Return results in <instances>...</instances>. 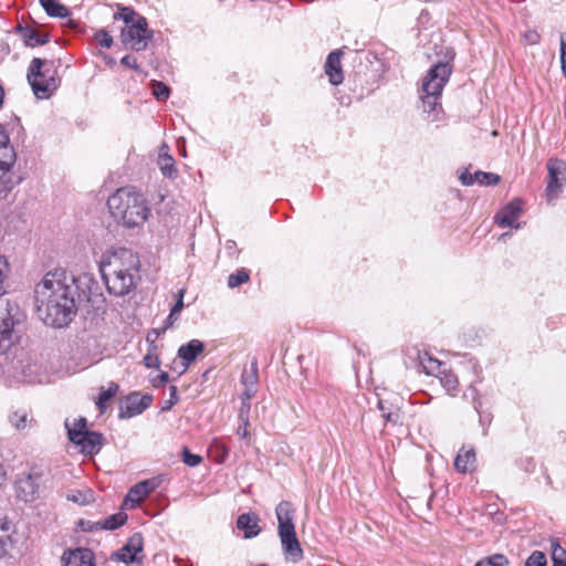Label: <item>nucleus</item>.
<instances>
[{
	"instance_id": "f257e3e1",
	"label": "nucleus",
	"mask_w": 566,
	"mask_h": 566,
	"mask_svg": "<svg viewBox=\"0 0 566 566\" xmlns=\"http://www.w3.org/2000/svg\"><path fill=\"white\" fill-rule=\"evenodd\" d=\"M77 280L66 271L48 272L34 287L39 318L54 328L67 326L77 312Z\"/></svg>"
},
{
	"instance_id": "f03ea898",
	"label": "nucleus",
	"mask_w": 566,
	"mask_h": 566,
	"mask_svg": "<svg viewBox=\"0 0 566 566\" xmlns=\"http://www.w3.org/2000/svg\"><path fill=\"white\" fill-rule=\"evenodd\" d=\"M99 272L109 294L125 296L140 280L139 256L126 248L106 252L101 259Z\"/></svg>"
},
{
	"instance_id": "7ed1b4c3",
	"label": "nucleus",
	"mask_w": 566,
	"mask_h": 566,
	"mask_svg": "<svg viewBox=\"0 0 566 566\" xmlns=\"http://www.w3.org/2000/svg\"><path fill=\"white\" fill-rule=\"evenodd\" d=\"M112 217L126 228L143 226L149 214L150 207L146 198L133 188H119L107 200Z\"/></svg>"
},
{
	"instance_id": "20e7f679",
	"label": "nucleus",
	"mask_w": 566,
	"mask_h": 566,
	"mask_svg": "<svg viewBox=\"0 0 566 566\" xmlns=\"http://www.w3.org/2000/svg\"><path fill=\"white\" fill-rule=\"evenodd\" d=\"M450 74L451 66L448 63L438 62L428 71L422 80L420 92L422 109L431 122H439L442 117L440 98Z\"/></svg>"
},
{
	"instance_id": "39448f33",
	"label": "nucleus",
	"mask_w": 566,
	"mask_h": 566,
	"mask_svg": "<svg viewBox=\"0 0 566 566\" xmlns=\"http://www.w3.org/2000/svg\"><path fill=\"white\" fill-rule=\"evenodd\" d=\"M277 518V534L282 551L287 562L298 563L304 557V552L296 537L294 525V509L291 502L282 501L275 509Z\"/></svg>"
},
{
	"instance_id": "423d86ee",
	"label": "nucleus",
	"mask_w": 566,
	"mask_h": 566,
	"mask_svg": "<svg viewBox=\"0 0 566 566\" xmlns=\"http://www.w3.org/2000/svg\"><path fill=\"white\" fill-rule=\"evenodd\" d=\"M24 319V314L17 302H12L2 285L0 293V354L6 353L18 340L17 326Z\"/></svg>"
},
{
	"instance_id": "0eeeda50",
	"label": "nucleus",
	"mask_w": 566,
	"mask_h": 566,
	"mask_svg": "<svg viewBox=\"0 0 566 566\" xmlns=\"http://www.w3.org/2000/svg\"><path fill=\"white\" fill-rule=\"evenodd\" d=\"M53 61L34 57L28 70V82L38 98H49L60 86Z\"/></svg>"
},
{
	"instance_id": "6e6552de",
	"label": "nucleus",
	"mask_w": 566,
	"mask_h": 566,
	"mask_svg": "<svg viewBox=\"0 0 566 566\" xmlns=\"http://www.w3.org/2000/svg\"><path fill=\"white\" fill-rule=\"evenodd\" d=\"M65 428L70 441L80 447L83 454L94 455L101 451L105 439L102 433L87 430L86 418L80 417L72 422L66 419Z\"/></svg>"
},
{
	"instance_id": "1a4fd4ad",
	"label": "nucleus",
	"mask_w": 566,
	"mask_h": 566,
	"mask_svg": "<svg viewBox=\"0 0 566 566\" xmlns=\"http://www.w3.org/2000/svg\"><path fill=\"white\" fill-rule=\"evenodd\" d=\"M17 161V154L10 144L9 135L0 124V197L7 198L19 181L11 178V169Z\"/></svg>"
},
{
	"instance_id": "9d476101",
	"label": "nucleus",
	"mask_w": 566,
	"mask_h": 566,
	"mask_svg": "<svg viewBox=\"0 0 566 566\" xmlns=\"http://www.w3.org/2000/svg\"><path fill=\"white\" fill-rule=\"evenodd\" d=\"M120 36L127 49L139 52L146 50L153 38V31L148 29L147 19L139 18L137 23L124 27Z\"/></svg>"
},
{
	"instance_id": "9b49d317",
	"label": "nucleus",
	"mask_w": 566,
	"mask_h": 566,
	"mask_svg": "<svg viewBox=\"0 0 566 566\" xmlns=\"http://www.w3.org/2000/svg\"><path fill=\"white\" fill-rule=\"evenodd\" d=\"M548 180L546 186V199L554 203L566 184V163L558 158L547 161Z\"/></svg>"
},
{
	"instance_id": "f8f14e48",
	"label": "nucleus",
	"mask_w": 566,
	"mask_h": 566,
	"mask_svg": "<svg viewBox=\"0 0 566 566\" xmlns=\"http://www.w3.org/2000/svg\"><path fill=\"white\" fill-rule=\"evenodd\" d=\"M42 475L39 472H23L18 475L14 489L17 496L24 502H33L39 497Z\"/></svg>"
},
{
	"instance_id": "ddd939ff",
	"label": "nucleus",
	"mask_w": 566,
	"mask_h": 566,
	"mask_svg": "<svg viewBox=\"0 0 566 566\" xmlns=\"http://www.w3.org/2000/svg\"><path fill=\"white\" fill-rule=\"evenodd\" d=\"M161 483V476H154L151 479L144 480L135 484L127 493L125 497V504H129L130 507L136 506L144 501L151 492L159 488Z\"/></svg>"
},
{
	"instance_id": "4468645a",
	"label": "nucleus",
	"mask_w": 566,
	"mask_h": 566,
	"mask_svg": "<svg viewBox=\"0 0 566 566\" xmlns=\"http://www.w3.org/2000/svg\"><path fill=\"white\" fill-rule=\"evenodd\" d=\"M151 401L153 398L149 395L142 396L138 392L128 395L124 401V405L120 407L119 418L128 419L140 415L150 406Z\"/></svg>"
},
{
	"instance_id": "2eb2a0df",
	"label": "nucleus",
	"mask_w": 566,
	"mask_h": 566,
	"mask_svg": "<svg viewBox=\"0 0 566 566\" xmlns=\"http://www.w3.org/2000/svg\"><path fill=\"white\" fill-rule=\"evenodd\" d=\"M523 211V201L521 199H514L499 211L494 220L501 228H514L520 229L521 223L516 222Z\"/></svg>"
},
{
	"instance_id": "dca6fc26",
	"label": "nucleus",
	"mask_w": 566,
	"mask_h": 566,
	"mask_svg": "<svg viewBox=\"0 0 566 566\" xmlns=\"http://www.w3.org/2000/svg\"><path fill=\"white\" fill-rule=\"evenodd\" d=\"M144 539L142 534L135 533L127 543L112 555V559L125 564L137 560V555L143 551Z\"/></svg>"
},
{
	"instance_id": "f3484780",
	"label": "nucleus",
	"mask_w": 566,
	"mask_h": 566,
	"mask_svg": "<svg viewBox=\"0 0 566 566\" xmlns=\"http://www.w3.org/2000/svg\"><path fill=\"white\" fill-rule=\"evenodd\" d=\"M258 368L256 364H252L251 370H244L241 376V382L244 386L241 413L243 410L249 411L250 409V400L254 397L258 391Z\"/></svg>"
},
{
	"instance_id": "a211bd4d",
	"label": "nucleus",
	"mask_w": 566,
	"mask_h": 566,
	"mask_svg": "<svg viewBox=\"0 0 566 566\" xmlns=\"http://www.w3.org/2000/svg\"><path fill=\"white\" fill-rule=\"evenodd\" d=\"M62 566H95L94 554L88 548H75L62 556Z\"/></svg>"
},
{
	"instance_id": "6ab92c4d",
	"label": "nucleus",
	"mask_w": 566,
	"mask_h": 566,
	"mask_svg": "<svg viewBox=\"0 0 566 566\" xmlns=\"http://www.w3.org/2000/svg\"><path fill=\"white\" fill-rule=\"evenodd\" d=\"M340 50L333 51L328 54L325 63V73L328 76L331 84L338 85L343 82L344 75L342 70Z\"/></svg>"
},
{
	"instance_id": "aec40b11",
	"label": "nucleus",
	"mask_w": 566,
	"mask_h": 566,
	"mask_svg": "<svg viewBox=\"0 0 566 566\" xmlns=\"http://www.w3.org/2000/svg\"><path fill=\"white\" fill-rule=\"evenodd\" d=\"M205 344L199 339H191L178 348V357L185 363V369L203 352Z\"/></svg>"
},
{
	"instance_id": "412c9836",
	"label": "nucleus",
	"mask_w": 566,
	"mask_h": 566,
	"mask_svg": "<svg viewBox=\"0 0 566 566\" xmlns=\"http://www.w3.org/2000/svg\"><path fill=\"white\" fill-rule=\"evenodd\" d=\"M127 521V515L124 512H117L103 521L99 522H87V527L85 531H97V530H116L119 526L124 525Z\"/></svg>"
},
{
	"instance_id": "4be33fe9",
	"label": "nucleus",
	"mask_w": 566,
	"mask_h": 566,
	"mask_svg": "<svg viewBox=\"0 0 566 566\" xmlns=\"http://www.w3.org/2000/svg\"><path fill=\"white\" fill-rule=\"evenodd\" d=\"M237 527L244 531L245 538L255 537L261 532L258 515L251 513H243L239 515L237 520Z\"/></svg>"
},
{
	"instance_id": "5701e85b",
	"label": "nucleus",
	"mask_w": 566,
	"mask_h": 566,
	"mask_svg": "<svg viewBox=\"0 0 566 566\" xmlns=\"http://www.w3.org/2000/svg\"><path fill=\"white\" fill-rule=\"evenodd\" d=\"M454 468L458 472L467 473L475 468V452L473 449L462 448L454 460Z\"/></svg>"
},
{
	"instance_id": "b1692460",
	"label": "nucleus",
	"mask_w": 566,
	"mask_h": 566,
	"mask_svg": "<svg viewBox=\"0 0 566 566\" xmlns=\"http://www.w3.org/2000/svg\"><path fill=\"white\" fill-rule=\"evenodd\" d=\"M419 365L426 375L438 377L443 368V363L430 356L427 352H418Z\"/></svg>"
},
{
	"instance_id": "393cba45",
	"label": "nucleus",
	"mask_w": 566,
	"mask_h": 566,
	"mask_svg": "<svg viewBox=\"0 0 566 566\" xmlns=\"http://www.w3.org/2000/svg\"><path fill=\"white\" fill-rule=\"evenodd\" d=\"M168 150L169 147L166 144H164L160 147L158 156V166L164 176L168 178H175L177 175L175 159L171 155L168 154Z\"/></svg>"
},
{
	"instance_id": "a878e982",
	"label": "nucleus",
	"mask_w": 566,
	"mask_h": 566,
	"mask_svg": "<svg viewBox=\"0 0 566 566\" xmlns=\"http://www.w3.org/2000/svg\"><path fill=\"white\" fill-rule=\"evenodd\" d=\"M19 31L24 43L29 46L42 45L49 41L48 34L41 33L40 31L32 28L20 27Z\"/></svg>"
},
{
	"instance_id": "bb28decb",
	"label": "nucleus",
	"mask_w": 566,
	"mask_h": 566,
	"mask_svg": "<svg viewBox=\"0 0 566 566\" xmlns=\"http://www.w3.org/2000/svg\"><path fill=\"white\" fill-rule=\"evenodd\" d=\"M48 15L53 18H66L70 15V10L56 0H39Z\"/></svg>"
},
{
	"instance_id": "cd10ccee",
	"label": "nucleus",
	"mask_w": 566,
	"mask_h": 566,
	"mask_svg": "<svg viewBox=\"0 0 566 566\" xmlns=\"http://www.w3.org/2000/svg\"><path fill=\"white\" fill-rule=\"evenodd\" d=\"M441 386L447 390V392L454 397L459 391V381L457 376L449 369H443L442 373L438 376Z\"/></svg>"
},
{
	"instance_id": "c85d7f7f",
	"label": "nucleus",
	"mask_w": 566,
	"mask_h": 566,
	"mask_svg": "<svg viewBox=\"0 0 566 566\" xmlns=\"http://www.w3.org/2000/svg\"><path fill=\"white\" fill-rule=\"evenodd\" d=\"M9 533L10 523L6 517L0 516V557L4 556L12 545Z\"/></svg>"
},
{
	"instance_id": "c756f323",
	"label": "nucleus",
	"mask_w": 566,
	"mask_h": 566,
	"mask_svg": "<svg viewBox=\"0 0 566 566\" xmlns=\"http://www.w3.org/2000/svg\"><path fill=\"white\" fill-rule=\"evenodd\" d=\"M139 18L144 17L139 15L135 10H133L129 7H122L120 10L114 14V20L124 21L125 27L137 23Z\"/></svg>"
},
{
	"instance_id": "7c9ffc66",
	"label": "nucleus",
	"mask_w": 566,
	"mask_h": 566,
	"mask_svg": "<svg viewBox=\"0 0 566 566\" xmlns=\"http://www.w3.org/2000/svg\"><path fill=\"white\" fill-rule=\"evenodd\" d=\"M500 176L493 172L485 171H475L474 172V184H479L482 186H495L500 182Z\"/></svg>"
},
{
	"instance_id": "2f4dec72",
	"label": "nucleus",
	"mask_w": 566,
	"mask_h": 566,
	"mask_svg": "<svg viewBox=\"0 0 566 566\" xmlns=\"http://www.w3.org/2000/svg\"><path fill=\"white\" fill-rule=\"evenodd\" d=\"M118 385L115 382H111L106 389L101 390L96 405L102 412L104 411L105 403L116 395Z\"/></svg>"
},
{
	"instance_id": "473e14b6",
	"label": "nucleus",
	"mask_w": 566,
	"mask_h": 566,
	"mask_svg": "<svg viewBox=\"0 0 566 566\" xmlns=\"http://www.w3.org/2000/svg\"><path fill=\"white\" fill-rule=\"evenodd\" d=\"M474 566H509V559L502 554H494L479 560Z\"/></svg>"
},
{
	"instance_id": "72a5a7b5",
	"label": "nucleus",
	"mask_w": 566,
	"mask_h": 566,
	"mask_svg": "<svg viewBox=\"0 0 566 566\" xmlns=\"http://www.w3.org/2000/svg\"><path fill=\"white\" fill-rule=\"evenodd\" d=\"M248 281H249V273L244 269H241V270L237 271L235 273H232L229 275L228 285H229V287L234 289Z\"/></svg>"
},
{
	"instance_id": "f704fd0d",
	"label": "nucleus",
	"mask_w": 566,
	"mask_h": 566,
	"mask_svg": "<svg viewBox=\"0 0 566 566\" xmlns=\"http://www.w3.org/2000/svg\"><path fill=\"white\" fill-rule=\"evenodd\" d=\"M147 340L150 343L151 349L148 352V354L144 357V364L147 368H159L160 360L156 354H153L151 352L157 348L154 340H150V335L147 336Z\"/></svg>"
},
{
	"instance_id": "c9c22d12",
	"label": "nucleus",
	"mask_w": 566,
	"mask_h": 566,
	"mask_svg": "<svg viewBox=\"0 0 566 566\" xmlns=\"http://www.w3.org/2000/svg\"><path fill=\"white\" fill-rule=\"evenodd\" d=\"M11 424L18 430L24 429L28 426V413L24 410L14 411L10 415Z\"/></svg>"
},
{
	"instance_id": "e433bc0d",
	"label": "nucleus",
	"mask_w": 566,
	"mask_h": 566,
	"mask_svg": "<svg viewBox=\"0 0 566 566\" xmlns=\"http://www.w3.org/2000/svg\"><path fill=\"white\" fill-rule=\"evenodd\" d=\"M546 555L541 551H534L525 562V566H546Z\"/></svg>"
},
{
	"instance_id": "4c0bfd02",
	"label": "nucleus",
	"mask_w": 566,
	"mask_h": 566,
	"mask_svg": "<svg viewBox=\"0 0 566 566\" xmlns=\"http://www.w3.org/2000/svg\"><path fill=\"white\" fill-rule=\"evenodd\" d=\"M153 94L157 99L165 101L169 97L170 90L163 82H154L153 83Z\"/></svg>"
},
{
	"instance_id": "58836bf2",
	"label": "nucleus",
	"mask_w": 566,
	"mask_h": 566,
	"mask_svg": "<svg viewBox=\"0 0 566 566\" xmlns=\"http://www.w3.org/2000/svg\"><path fill=\"white\" fill-rule=\"evenodd\" d=\"M379 409L380 411L382 412V417L388 421V422H391L394 424H397V423H400V420H401V416H400V412L398 409L394 410V411H386L385 409V406H384V402L382 401H379Z\"/></svg>"
},
{
	"instance_id": "ea45409f",
	"label": "nucleus",
	"mask_w": 566,
	"mask_h": 566,
	"mask_svg": "<svg viewBox=\"0 0 566 566\" xmlns=\"http://www.w3.org/2000/svg\"><path fill=\"white\" fill-rule=\"evenodd\" d=\"M566 559V551L557 543L552 544V560L553 565H557L559 562Z\"/></svg>"
},
{
	"instance_id": "a19ab883",
	"label": "nucleus",
	"mask_w": 566,
	"mask_h": 566,
	"mask_svg": "<svg viewBox=\"0 0 566 566\" xmlns=\"http://www.w3.org/2000/svg\"><path fill=\"white\" fill-rule=\"evenodd\" d=\"M95 39L103 48L109 49L113 45V38L106 30H99L95 33Z\"/></svg>"
},
{
	"instance_id": "79ce46f5",
	"label": "nucleus",
	"mask_w": 566,
	"mask_h": 566,
	"mask_svg": "<svg viewBox=\"0 0 566 566\" xmlns=\"http://www.w3.org/2000/svg\"><path fill=\"white\" fill-rule=\"evenodd\" d=\"M200 455L191 453L187 448L182 450V461L189 467H197L201 462Z\"/></svg>"
},
{
	"instance_id": "37998d69",
	"label": "nucleus",
	"mask_w": 566,
	"mask_h": 566,
	"mask_svg": "<svg viewBox=\"0 0 566 566\" xmlns=\"http://www.w3.org/2000/svg\"><path fill=\"white\" fill-rule=\"evenodd\" d=\"M36 371V365L28 364L22 367L23 380L28 382H32L35 380L34 374Z\"/></svg>"
},
{
	"instance_id": "c03bdc74",
	"label": "nucleus",
	"mask_w": 566,
	"mask_h": 566,
	"mask_svg": "<svg viewBox=\"0 0 566 566\" xmlns=\"http://www.w3.org/2000/svg\"><path fill=\"white\" fill-rule=\"evenodd\" d=\"M169 391H170V394L168 397V401L166 402V405L164 407H161V410H164V411L169 410L178 401L177 387L170 386Z\"/></svg>"
},
{
	"instance_id": "a18cd8bd",
	"label": "nucleus",
	"mask_w": 566,
	"mask_h": 566,
	"mask_svg": "<svg viewBox=\"0 0 566 566\" xmlns=\"http://www.w3.org/2000/svg\"><path fill=\"white\" fill-rule=\"evenodd\" d=\"M184 296H185V290L181 289V290L178 291L177 301H176L175 305L171 308L172 315H179L180 312L182 311V308H184Z\"/></svg>"
},
{
	"instance_id": "49530a36",
	"label": "nucleus",
	"mask_w": 566,
	"mask_h": 566,
	"mask_svg": "<svg viewBox=\"0 0 566 566\" xmlns=\"http://www.w3.org/2000/svg\"><path fill=\"white\" fill-rule=\"evenodd\" d=\"M169 379V375L166 371H161L157 376L150 378V382L154 387H161L165 385Z\"/></svg>"
},
{
	"instance_id": "de8ad7c7",
	"label": "nucleus",
	"mask_w": 566,
	"mask_h": 566,
	"mask_svg": "<svg viewBox=\"0 0 566 566\" xmlns=\"http://www.w3.org/2000/svg\"><path fill=\"white\" fill-rule=\"evenodd\" d=\"M459 179L463 186L474 185V174H471L469 170L462 171L459 176Z\"/></svg>"
},
{
	"instance_id": "09e8293b",
	"label": "nucleus",
	"mask_w": 566,
	"mask_h": 566,
	"mask_svg": "<svg viewBox=\"0 0 566 566\" xmlns=\"http://www.w3.org/2000/svg\"><path fill=\"white\" fill-rule=\"evenodd\" d=\"M120 63L126 66V67H130V69H134V70H138V64H137V61L134 56L132 55H125L124 57H122L120 60Z\"/></svg>"
},
{
	"instance_id": "8fccbe9b",
	"label": "nucleus",
	"mask_w": 566,
	"mask_h": 566,
	"mask_svg": "<svg viewBox=\"0 0 566 566\" xmlns=\"http://www.w3.org/2000/svg\"><path fill=\"white\" fill-rule=\"evenodd\" d=\"M524 38L525 40L530 43V44H536L538 43L539 41V35L536 31H528L524 34Z\"/></svg>"
},
{
	"instance_id": "3c124183",
	"label": "nucleus",
	"mask_w": 566,
	"mask_h": 566,
	"mask_svg": "<svg viewBox=\"0 0 566 566\" xmlns=\"http://www.w3.org/2000/svg\"><path fill=\"white\" fill-rule=\"evenodd\" d=\"M248 419H245L243 421V426H240L239 429H238V434L241 437V438H247L248 437Z\"/></svg>"
},
{
	"instance_id": "603ef678",
	"label": "nucleus",
	"mask_w": 566,
	"mask_h": 566,
	"mask_svg": "<svg viewBox=\"0 0 566 566\" xmlns=\"http://www.w3.org/2000/svg\"><path fill=\"white\" fill-rule=\"evenodd\" d=\"M178 317H179V315H172V311L170 310V313L167 317V326L166 327L171 326L174 324V322L178 319Z\"/></svg>"
},
{
	"instance_id": "864d4df0",
	"label": "nucleus",
	"mask_w": 566,
	"mask_h": 566,
	"mask_svg": "<svg viewBox=\"0 0 566 566\" xmlns=\"http://www.w3.org/2000/svg\"><path fill=\"white\" fill-rule=\"evenodd\" d=\"M473 406L476 412H480L481 402L479 399L474 398Z\"/></svg>"
},
{
	"instance_id": "5fc2aeb1",
	"label": "nucleus",
	"mask_w": 566,
	"mask_h": 566,
	"mask_svg": "<svg viewBox=\"0 0 566 566\" xmlns=\"http://www.w3.org/2000/svg\"><path fill=\"white\" fill-rule=\"evenodd\" d=\"M3 97H4V92H3L2 86L0 85V107H1V106H2V104H3Z\"/></svg>"
},
{
	"instance_id": "6e6d98bb",
	"label": "nucleus",
	"mask_w": 566,
	"mask_h": 566,
	"mask_svg": "<svg viewBox=\"0 0 566 566\" xmlns=\"http://www.w3.org/2000/svg\"><path fill=\"white\" fill-rule=\"evenodd\" d=\"M509 237H510V233H509V232H506V233H503V234L501 235V239H502V240H505V239H506V238H509Z\"/></svg>"
},
{
	"instance_id": "4d7b16f0",
	"label": "nucleus",
	"mask_w": 566,
	"mask_h": 566,
	"mask_svg": "<svg viewBox=\"0 0 566 566\" xmlns=\"http://www.w3.org/2000/svg\"><path fill=\"white\" fill-rule=\"evenodd\" d=\"M553 566H566V559H564L563 562H559L557 565H553Z\"/></svg>"
},
{
	"instance_id": "13d9d810",
	"label": "nucleus",
	"mask_w": 566,
	"mask_h": 566,
	"mask_svg": "<svg viewBox=\"0 0 566 566\" xmlns=\"http://www.w3.org/2000/svg\"><path fill=\"white\" fill-rule=\"evenodd\" d=\"M259 566H268V565H265V564H261V565H259Z\"/></svg>"
},
{
	"instance_id": "bf43d9fd",
	"label": "nucleus",
	"mask_w": 566,
	"mask_h": 566,
	"mask_svg": "<svg viewBox=\"0 0 566 566\" xmlns=\"http://www.w3.org/2000/svg\"><path fill=\"white\" fill-rule=\"evenodd\" d=\"M565 115H566V112H565Z\"/></svg>"
}]
</instances>
